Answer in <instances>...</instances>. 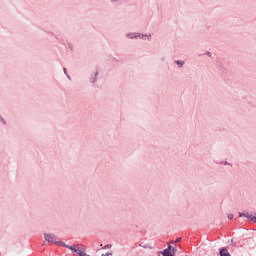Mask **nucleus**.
I'll list each match as a JSON object with an SVG mask.
<instances>
[{"label": "nucleus", "mask_w": 256, "mask_h": 256, "mask_svg": "<svg viewBox=\"0 0 256 256\" xmlns=\"http://www.w3.org/2000/svg\"><path fill=\"white\" fill-rule=\"evenodd\" d=\"M233 217H234L233 214H228V219L229 220L233 219Z\"/></svg>", "instance_id": "7"}, {"label": "nucleus", "mask_w": 256, "mask_h": 256, "mask_svg": "<svg viewBox=\"0 0 256 256\" xmlns=\"http://www.w3.org/2000/svg\"><path fill=\"white\" fill-rule=\"evenodd\" d=\"M56 245H59L60 247H65L66 249H70V251H73V253H75V251L77 249V244L69 246V245L65 244V242H63L61 240H58V242H56Z\"/></svg>", "instance_id": "2"}, {"label": "nucleus", "mask_w": 256, "mask_h": 256, "mask_svg": "<svg viewBox=\"0 0 256 256\" xmlns=\"http://www.w3.org/2000/svg\"><path fill=\"white\" fill-rule=\"evenodd\" d=\"M171 249H172V246L168 245V247L166 249H164L163 251H161L160 253L163 256H173V253H171Z\"/></svg>", "instance_id": "4"}, {"label": "nucleus", "mask_w": 256, "mask_h": 256, "mask_svg": "<svg viewBox=\"0 0 256 256\" xmlns=\"http://www.w3.org/2000/svg\"><path fill=\"white\" fill-rule=\"evenodd\" d=\"M175 243H181V238H177Z\"/></svg>", "instance_id": "10"}, {"label": "nucleus", "mask_w": 256, "mask_h": 256, "mask_svg": "<svg viewBox=\"0 0 256 256\" xmlns=\"http://www.w3.org/2000/svg\"><path fill=\"white\" fill-rule=\"evenodd\" d=\"M128 37H130V39H133V37H135V34H129Z\"/></svg>", "instance_id": "9"}, {"label": "nucleus", "mask_w": 256, "mask_h": 256, "mask_svg": "<svg viewBox=\"0 0 256 256\" xmlns=\"http://www.w3.org/2000/svg\"><path fill=\"white\" fill-rule=\"evenodd\" d=\"M111 247H113V245L106 244L104 247H102V249H111Z\"/></svg>", "instance_id": "6"}, {"label": "nucleus", "mask_w": 256, "mask_h": 256, "mask_svg": "<svg viewBox=\"0 0 256 256\" xmlns=\"http://www.w3.org/2000/svg\"><path fill=\"white\" fill-rule=\"evenodd\" d=\"M44 239L47 243H54V245H57V242L59 241V238H57L55 234L51 233H44Z\"/></svg>", "instance_id": "1"}, {"label": "nucleus", "mask_w": 256, "mask_h": 256, "mask_svg": "<svg viewBox=\"0 0 256 256\" xmlns=\"http://www.w3.org/2000/svg\"><path fill=\"white\" fill-rule=\"evenodd\" d=\"M144 39H149V36H145V38Z\"/></svg>", "instance_id": "11"}, {"label": "nucleus", "mask_w": 256, "mask_h": 256, "mask_svg": "<svg viewBox=\"0 0 256 256\" xmlns=\"http://www.w3.org/2000/svg\"><path fill=\"white\" fill-rule=\"evenodd\" d=\"M238 217H246V219H249V221H251L252 223H256V216L249 214V212L247 213L239 212Z\"/></svg>", "instance_id": "3"}, {"label": "nucleus", "mask_w": 256, "mask_h": 256, "mask_svg": "<svg viewBox=\"0 0 256 256\" xmlns=\"http://www.w3.org/2000/svg\"><path fill=\"white\" fill-rule=\"evenodd\" d=\"M177 65H180V67L183 66V62L176 61Z\"/></svg>", "instance_id": "8"}, {"label": "nucleus", "mask_w": 256, "mask_h": 256, "mask_svg": "<svg viewBox=\"0 0 256 256\" xmlns=\"http://www.w3.org/2000/svg\"><path fill=\"white\" fill-rule=\"evenodd\" d=\"M171 253H172V256H175V253H177V248L172 246Z\"/></svg>", "instance_id": "5"}]
</instances>
